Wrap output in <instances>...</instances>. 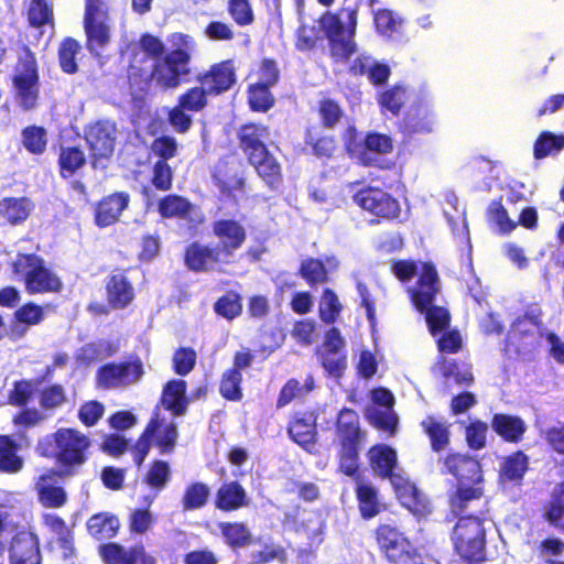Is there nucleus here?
<instances>
[{"label": "nucleus", "mask_w": 564, "mask_h": 564, "mask_svg": "<svg viewBox=\"0 0 564 564\" xmlns=\"http://www.w3.org/2000/svg\"><path fill=\"white\" fill-rule=\"evenodd\" d=\"M352 199L360 208L381 220L391 221L401 215L399 200L379 187H362L354 194Z\"/></svg>", "instance_id": "nucleus-13"}, {"label": "nucleus", "mask_w": 564, "mask_h": 564, "mask_svg": "<svg viewBox=\"0 0 564 564\" xmlns=\"http://www.w3.org/2000/svg\"><path fill=\"white\" fill-rule=\"evenodd\" d=\"M218 529L225 543L232 550L242 549L252 543L251 531L245 522H219Z\"/></svg>", "instance_id": "nucleus-42"}, {"label": "nucleus", "mask_w": 564, "mask_h": 564, "mask_svg": "<svg viewBox=\"0 0 564 564\" xmlns=\"http://www.w3.org/2000/svg\"><path fill=\"white\" fill-rule=\"evenodd\" d=\"M242 373L237 369H227L219 381V393L226 401L238 402L242 399Z\"/></svg>", "instance_id": "nucleus-56"}, {"label": "nucleus", "mask_w": 564, "mask_h": 564, "mask_svg": "<svg viewBox=\"0 0 564 564\" xmlns=\"http://www.w3.org/2000/svg\"><path fill=\"white\" fill-rule=\"evenodd\" d=\"M264 130V128L254 123L243 124L239 129L238 140L240 149L256 167L258 174L269 186L273 187L279 182L281 167L278 161L269 153L262 140Z\"/></svg>", "instance_id": "nucleus-5"}, {"label": "nucleus", "mask_w": 564, "mask_h": 564, "mask_svg": "<svg viewBox=\"0 0 564 564\" xmlns=\"http://www.w3.org/2000/svg\"><path fill=\"white\" fill-rule=\"evenodd\" d=\"M373 23L376 31L380 35L392 39L400 33L403 19L397 15L392 10L379 9L375 12Z\"/></svg>", "instance_id": "nucleus-57"}, {"label": "nucleus", "mask_w": 564, "mask_h": 564, "mask_svg": "<svg viewBox=\"0 0 564 564\" xmlns=\"http://www.w3.org/2000/svg\"><path fill=\"white\" fill-rule=\"evenodd\" d=\"M127 83L132 100L143 101L150 94L152 84H154L152 68L148 70L144 67L130 64L127 69Z\"/></svg>", "instance_id": "nucleus-35"}, {"label": "nucleus", "mask_w": 564, "mask_h": 564, "mask_svg": "<svg viewBox=\"0 0 564 564\" xmlns=\"http://www.w3.org/2000/svg\"><path fill=\"white\" fill-rule=\"evenodd\" d=\"M440 278L432 262H423L414 286L409 289L411 302L417 312L433 304L440 292Z\"/></svg>", "instance_id": "nucleus-21"}, {"label": "nucleus", "mask_w": 564, "mask_h": 564, "mask_svg": "<svg viewBox=\"0 0 564 564\" xmlns=\"http://www.w3.org/2000/svg\"><path fill=\"white\" fill-rule=\"evenodd\" d=\"M145 375L143 361L137 355L120 362H107L96 372L97 384L106 390L123 389L139 383Z\"/></svg>", "instance_id": "nucleus-10"}, {"label": "nucleus", "mask_w": 564, "mask_h": 564, "mask_svg": "<svg viewBox=\"0 0 564 564\" xmlns=\"http://www.w3.org/2000/svg\"><path fill=\"white\" fill-rule=\"evenodd\" d=\"M436 365L445 383L453 381L459 387H470L475 382L473 367L469 362L442 357Z\"/></svg>", "instance_id": "nucleus-32"}, {"label": "nucleus", "mask_w": 564, "mask_h": 564, "mask_svg": "<svg viewBox=\"0 0 564 564\" xmlns=\"http://www.w3.org/2000/svg\"><path fill=\"white\" fill-rule=\"evenodd\" d=\"M290 438L301 447L308 449L316 442V424L311 416H295L288 425Z\"/></svg>", "instance_id": "nucleus-41"}, {"label": "nucleus", "mask_w": 564, "mask_h": 564, "mask_svg": "<svg viewBox=\"0 0 564 564\" xmlns=\"http://www.w3.org/2000/svg\"><path fill=\"white\" fill-rule=\"evenodd\" d=\"M156 210L162 219H178L187 223V228L196 234L205 221L203 213L188 198L178 194H167L158 200Z\"/></svg>", "instance_id": "nucleus-14"}, {"label": "nucleus", "mask_w": 564, "mask_h": 564, "mask_svg": "<svg viewBox=\"0 0 564 564\" xmlns=\"http://www.w3.org/2000/svg\"><path fill=\"white\" fill-rule=\"evenodd\" d=\"M111 24L110 0H84L85 47L93 56H100L110 44Z\"/></svg>", "instance_id": "nucleus-6"}, {"label": "nucleus", "mask_w": 564, "mask_h": 564, "mask_svg": "<svg viewBox=\"0 0 564 564\" xmlns=\"http://www.w3.org/2000/svg\"><path fill=\"white\" fill-rule=\"evenodd\" d=\"M120 521L117 516L108 512L93 514L87 521L88 533L97 540H109L117 535Z\"/></svg>", "instance_id": "nucleus-43"}, {"label": "nucleus", "mask_w": 564, "mask_h": 564, "mask_svg": "<svg viewBox=\"0 0 564 564\" xmlns=\"http://www.w3.org/2000/svg\"><path fill=\"white\" fill-rule=\"evenodd\" d=\"M213 181L221 194L235 197L236 192H242L245 180L228 162H219L213 172Z\"/></svg>", "instance_id": "nucleus-36"}, {"label": "nucleus", "mask_w": 564, "mask_h": 564, "mask_svg": "<svg viewBox=\"0 0 564 564\" xmlns=\"http://www.w3.org/2000/svg\"><path fill=\"white\" fill-rule=\"evenodd\" d=\"M213 307L216 315L234 321L242 314V297L237 291L229 290L215 301Z\"/></svg>", "instance_id": "nucleus-51"}, {"label": "nucleus", "mask_w": 564, "mask_h": 564, "mask_svg": "<svg viewBox=\"0 0 564 564\" xmlns=\"http://www.w3.org/2000/svg\"><path fill=\"white\" fill-rule=\"evenodd\" d=\"M317 112L321 124L326 129L335 128L344 117V110L339 102L332 98H322L318 101Z\"/></svg>", "instance_id": "nucleus-63"}, {"label": "nucleus", "mask_w": 564, "mask_h": 564, "mask_svg": "<svg viewBox=\"0 0 564 564\" xmlns=\"http://www.w3.org/2000/svg\"><path fill=\"white\" fill-rule=\"evenodd\" d=\"M87 162L84 151L78 145L61 147L57 165L59 176L69 178Z\"/></svg>", "instance_id": "nucleus-44"}, {"label": "nucleus", "mask_w": 564, "mask_h": 564, "mask_svg": "<svg viewBox=\"0 0 564 564\" xmlns=\"http://www.w3.org/2000/svg\"><path fill=\"white\" fill-rule=\"evenodd\" d=\"M91 440L74 427H59L40 438L35 452L40 457L53 460L54 469L63 476H79L91 455Z\"/></svg>", "instance_id": "nucleus-1"}, {"label": "nucleus", "mask_w": 564, "mask_h": 564, "mask_svg": "<svg viewBox=\"0 0 564 564\" xmlns=\"http://www.w3.org/2000/svg\"><path fill=\"white\" fill-rule=\"evenodd\" d=\"M445 470L455 477L457 486H481L484 475L478 459L459 453H451L443 459Z\"/></svg>", "instance_id": "nucleus-20"}, {"label": "nucleus", "mask_w": 564, "mask_h": 564, "mask_svg": "<svg viewBox=\"0 0 564 564\" xmlns=\"http://www.w3.org/2000/svg\"><path fill=\"white\" fill-rule=\"evenodd\" d=\"M128 192L117 191L101 197L94 207V223L98 228L116 225L130 205Z\"/></svg>", "instance_id": "nucleus-23"}, {"label": "nucleus", "mask_w": 564, "mask_h": 564, "mask_svg": "<svg viewBox=\"0 0 564 564\" xmlns=\"http://www.w3.org/2000/svg\"><path fill=\"white\" fill-rule=\"evenodd\" d=\"M490 423L492 431L510 444L520 443L527 432L524 420L518 415L496 413L492 415Z\"/></svg>", "instance_id": "nucleus-30"}, {"label": "nucleus", "mask_w": 564, "mask_h": 564, "mask_svg": "<svg viewBox=\"0 0 564 564\" xmlns=\"http://www.w3.org/2000/svg\"><path fill=\"white\" fill-rule=\"evenodd\" d=\"M171 480V468L167 462L154 459L151 462L143 481L152 489L161 491Z\"/></svg>", "instance_id": "nucleus-62"}, {"label": "nucleus", "mask_w": 564, "mask_h": 564, "mask_svg": "<svg viewBox=\"0 0 564 564\" xmlns=\"http://www.w3.org/2000/svg\"><path fill=\"white\" fill-rule=\"evenodd\" d=\"M26 19L29 25L35 29H40L44 25L54 26L53 4L47 0H31Z\"/></svg>", "instance_id": "nucleus-54"}, {"label": "nucleus", "mask_w": 564, "mask_h": 564, "mask_svg": "<svg viewBox=\"0 0 564 564\" xmlns=\"http://www.w3.org/2000/svg\"><path fill=\"white\" fill-rule=\"evenodd\" d=\"M368 462L371 469L381 479H389L393 485V480L400 477L394 473L398 466L397 452L387 444H376L368 451Z\"/></svg>", "instance_id": "nucleus-29"}, {"label": "nucleus", "mask_w": 564, "mask_h": 564, "mask_svg": "<svg viewBox=\"0 0 564 564\" xmlns=\"http://www.w3.org/2000/svg\"><path fill=\"white\" fill-rule=\"evenodd\" d=\"M487 509H479L473 516L458 517L451 532L454 552L466 564H479L486 560Z\"/></svg>", "instance_id": "nucleus-3"}, {"label": "nucleus", "mask_w": 564, "mask_h": 564, "mask_svg": "<svg viewBox=\"0 0 564 564\" xmlns=\"http://www.w3.org/2000/svg\"><path fill=\"white\" fill-rule=\"evenodd\" d=\"M436 113L432 105L419 98L413 101L398 121V130L406 138L432 133L436 126Z\"/></svg>", "instance_id": "nucleus-15"}, {"label": "nucleus", "mask_w": 564, "mask_h": 564, "mask_svg": "<svg viewBox=\"0 0 564 564\" xmlns=\"http://www.w3.org/2000/svg\"><path fill=\"white\" fill-rule=\"evenodd\" d=\"M213 234L219 239L217 246L225 259L230 258L247 239L246 228L235 219H218L212 225Z\"/></svg>", "instance_id": "nucleus-25"}, {"label": "nucleus", "mask_w": 564, "mask_h": 564, "mask_svg": "<svg viewBox=\"0 0 564 564\" xmlns=\"http://www.w3.org/2000/svg\"><path fill=\"white\" fill-rule=\"evenodd\" d=\"M272 86L263 83H254L249 85L247 90L248 105L252 111L267 112L274 105V97L270 91Z\"/></svg>", "instance_id": "nucleus-52"}, {"label": "nucleus", "mask_w": 564, "mask_h": 564, "mask_svg": "<svg viewBox=\"0 0 564 564\" xmlns=\"http://www.w3.org/2000/svg\"><path fill=\"white\" fill-rule=\"evenodd\" d=\"M345 340L337 327H330L324 341L316 349V355L325 371L334 377H340L346 369Z\"/></svg>", "instance_id": "nucleus-17"}, {"label": "nucleus", "mask_w": 564, "mask_h": 564, "mask_svg": "<svg viewBox=\"0 0 564 564\" xmlns=\"http://www.w3.org/2000/svg\"><path fill=\"white\" fill-rule=\"evenodd\" d=\"M10 564H41L39 539L30 532H18L9 549Z\"/></svg>", "instance_id": "nucleus-28"}, {"label": "nucleus", "mask_w": 564, "mask_h": 564, "mask_svg": "<svg viewBox=\"0 0 564 564\" xmlns=\"http://www.w3.org/2000/svg\"><path fill=\"white\" fill-rule=\"evenodd\" d=\"M9 265L13 279L22 282L30 295L59 293L63 290L62 279L36 253L19 252Z\"/></svg>", "instance_id": "nucleus-4"}, {"label": "nucleus", "mask_w": 564, "mask_h": 564, "mask_svg": "<svg viewBox=\"0 0 564 564\" xmlns=\"http://www.w3.org/2000/svg\"><path fill=\"white\" fill-rule=\"evenodd\" d=\"M343 311L337 294L329 288L324 289L319 301L318 315L325 324H334Z\"/></svg>", "instance_id": "nucleus-59"}, {"label": "nucleus", "mask_w": 564, "mask_h": 564, "mask_svg": "<svg viewBox=\"0 0 564 564\" xmlns=\"http://www.w3.org/2000/svg\"><path fill=\"white\" fill-rule=\"evenodd\" d=\"M422 313L425 316L429 330L433 336L449 327L451 314L447 308L430 304Z\"/></svg>", "instance_id": "nucleus-64"}, {"label": "nucleus", "mask_w": 564, "mask_h": 564, "mask_svg": "<svg viewBox=\"0 0 564 564\" xmlns=\"http://www.w3.org/2000/svg\"><path fill=\"white\" fill-rule=\"evenodd\" d=\"M338 443V469L346 476L359 478L360 448L366 438L358 413L350 408H343L335 422Z\"/></svg>", "instance_id": "nucleus-2"}, {"label": "nucleus", "mask_w": 564, "mask_h": 564, "mask_svg": "<svg viewBox=\"0 0 564 564\" xmlns=\"http://www.w3.org/2000/svg\"><path fill=\"white\" fill-rule=\"evenodd\" d=\"M348 26L345 25L335 13H325L319 22L321 28L328 40L329 54L335 62H347L357 51L354 41L357 26V11L348 9Z\"/></svg>", "instance_id": "nucleus-8"}, {"label": "nucleus", "mask_w": 564, "mask_h": 564, "mask_svg": "<svg viewBox=\"0 0 564 564\" xmlns=\"http://www.w3.org/2000/svg\"><path fill=\"white\" fill-rule=\"evenodd\" d=\"M117 123L111 119H98L84 128V140L89 151L93 167L104 160H109L115 151Z\"/></svg>", "instance_id": "nucleus-11"}, {"label": "nucleus", "mask_w": 564, "mask_h": 564, "mask_svg": "<svg viewBox=\"0 0 564 564\" xmlns=\"http://www.w3.org/2000/svg\"><path fill=\"white\" fill-rule=\"evenodd\" d=\"M32 203L28 197H3L0 199V217L17 226L30 216Z\"/></svg>", "instance_id": "nucleus-40"}, {"label": "nucleus", "mask_w": 564, "mask_h": 564, "mask_svg": "<svg viewBox=\"0 0 564 564\" xmlns=\"http://www.w3.org/2000/svg\"><path fill=\"white\" fill-rule=\"evenodd\" d=\"M373 538L379 551L390 564H410L413 558L411 542L394 523H379Z\"/></svg>", "instance_id": "nucleus-12"}, {"label": "nucleus", "mask_w": 564, "mask_h": 564, "mask_svg": "<svg viewBox=\"0 0 564 564\" xmlns=\"http://www.w3.org/2000/svg\"><path fill=\"white\" fill-rule=\"evenodd\" d=\"M130 268H116L105 280L106 300L112 310H126L135 300V289L128 276Z\"/></svg>", "instance_id": "nucleus-18"}, {"label": "nucleus", "mask_w": 564, "mask_h": 564, "mask_svg": "<svg viewBox=\"0 0 564 564\" xmlns=\"http://www.w3.org/2000/svg\"><path fill=\"white\" fill-rule=\"evenodd\" d=\"M336 150L337 140L334 135L317 134L312 128L306 129L303 151H307L318 160L328 161L334 158Z\"/></svg>", "instance_id": "nucleus-37"}, {"label": "nucleus", "mask_w": 564, "mask_h": 564, "mask_svg": "<svg viewBox=\"0 0 564 564\" xmlns=\"http://www.w3.org/2000/svg\"><path fill=\"white\" fill-rule=\"evenodd\" d=\"M187 384L182 379H173L165 383L161 394V404L170 411L174 416H181L186 413L187 410V398H186Z\"/></svg>", "instance_id": "nucleus-33"}, {"label": "nucleus", "mask_w": 564, "mask_h": 564, "mask_svg": "<svg viewBox=\"0 0 564 564\" xmlns=\"http://www.w3.org/2000/svg\"><path fill=\"white\" fill-rule=\"evenodd\" d=\"M70 478V476H63L54 468H48L40 475L35 481L40 503L45 508H62L67 502V494L59 482Z\"/></svg>", "instance_id": "nucleus-22"}, {"label": "nucleus", "mask_w": 564, "mask_h": 564, "mask_svg": "<svg viewBox=\"0 0 564 564\" xmlns=\"http://www.w3.org/2000/svg\"><path fill=\"white\" fill-rule=\"evenodd\" d=\"M408 100V90L403 85L395 84L378 96V104L382 110L391 112L393 116H399L401 109Z\"/></svg>", "instance_id": "nucleus-53"}, {"label": "nucleus", "mask_w": 564, "mask_h": 564, "mask_svg": "<svg viewBox=\"0 0 564 564\" xmlns=\"http://www.w3.org/2000/svg\"><path fill=\"white\" fill-rule=\"evenodd\" d=\"M210 488L203 481L189 482L182 495L181 507L183 511H193L204 508L209 500Z\"/></svg>", "instance_id": "nucleus-48"}, {"label": "nucleus", "mask_w": 564, "mask_h": 564, "mask_svg": "<svg viewBox=\"0 0 564 564\" xmlns=\"http://www.w3.org/2000/svg\"><path fill=\"white\" fill-rule=\"evenodd\" d=\"M543 518L553 528L564 531V481L554 488Z\"/></svg>", "instance_id": "nucleus-49"}, {"label": "nucleus", "mask_w": 564, "mask_h": 564, "mask_svg": "<svg viewBox=\"0 0 564 564\" xmlns=\"http://www.w3.org/2000/svg\"><path fill=\"white\" fill-rule=\"evenodd\" d=\"M421 427L427 435L431 448L438 453L444 451L449 445V427L445 422L436 420L434 416L429 415L421 422Z\"/></svg>", "instance_id": "nucleus-47"}, {"label": "nucleus", "mask_w": 564, "mask_h": 564, "mask_svg": "<svg viewBox=\"0 0 564 564\" xmlns=\"http://www.w3.org/2000/svg\"><path fill=\"white\" fill-rule=\"evenodd\" d=\"M196 82L209 97L220 96L229 91L237 82L234 61L225 59L212 64L208 69L197 74Z\"/></svg>", "instance_id": "nucleus-16"}, {"label": "nucleus", "mask_w": 564, "mask_h": 564, "mask_svg": "<svg viewBox=\"0 0 564 564\" xmlns=\"http://www.w3.org/2000/svg\"><path fill=\"white\" fill-rule=\"evenodd\" d=\"M11 79L20 108L24 111L35 109L40 98L39 65L35 54L26 44L20 46Z\"/></svg>", "instance_id": "nucleus-7"}, {"label": "nucleus", "mask_w": 564, "mask_h": 564, "mask_svg": "<svg viewBox=\"0 0 564 564\" xmlns=\"http://www.w3.org/2000/svg\"><path fill=\"white\" fill-rule=\"evenodd\" d=\"M99 555L105 564H156L141 543L128 549L115 542L105 543L99 547Z\"/></svg>", "instance_id": "nucleus-24"}, {"label": "nucleus", "mask_w": 564, "mask_h": 564, "mask_svg": "<svg viewBox=\"0 0 564 564\" xmlns=\"http://www.w3.org/2000/svg\"><path fill=\"white\" fill-rule=\"evenodd\" d=\"M192 55L183 47L165 53L152 64L154 85L162 91L173 90L189 80L192 75Z\"/></svg>", "instance_id": "nucleus-9"}, {"label": "nucleus", "mask_w": 564, "mask_h": 564, "mask_svg": "<svg viewBox=\"0 0 564 564\" xmlns=\"http://www.w3.org/2000/svg\"><path fill=\"white\" fill-rule=\"evenodd\" d=\"M360 480V477H354ZM358 510L364 520H371L382 511L378 489L371 484L357 482L355 488Z\"/></svg>", "instance_id": "nucleus-34"}, {"label": "nucleus", "mask_w": 564, "mask_h": 564, "mask_svg": "<svg viewBox=\"0 0 564 564\" xmlns=\"http://www.w3.org/2000/svg\"><path fill=\"white\" fill-rule=\"evenodd\" d=\"M159 427L160 415L158 412H155L147 423L144 430L142 431L135 443L131 447H129L132 454L133 462L138 467H140L144 463L151 448L152 437L155 435Z\"/></svg>", "instance_id": "nucleus-46"}, {"label": "nucleus", "mask_w": 564, "mask_h": 564, "mask_svg": "<svg viewBox=\"0 0 564 564\" xmlns=\"http://www.w3.org/2000/svg\"><path fill=\"white\" fill-rule=\"evenodd\" d=\"M22 145L24 149L33 154L41 155L47 148V132L45 128L36 124H31L22 129Z\"/></svg>", "instance_id": "nucleus-55"}, {"label": "nucleus", "mask_w": 564, "mask_h": 564, "mask_svg": "<svg viewBox=\"0 0 564 564\" xmlns=\"http://www.w3.org/2000/svg\"><path fill=\"white\" fill-rule=\"evenodd\" d=\"M44 319L45 312L42 305L32 301L25 302L13 312L8 336L11 340H19L31 327L40 325Z\"/></svg>", "instance_id": "nucleus-27"}, {"label": "nucleus", "mask_w": 564, "mask_h": 564, "mask_svg": "<svg viewBox=\"0 0 564 564\" xmlns=\"http://www.w3.org/2000/svg\"><path fill=\"white\" fill-rule=\"evenodd\" d=\"M487 219L490 224L495 225L502 235L510 234L517 227V223L510 219L501 197L489 204Z\"/></svg>", "instance_id": "nucleus-60"}, {"label": "nucleus", "mask_w": 564, "mask_h": 564, "mask_svg": "<svg viewBox=\"0 0 564 564\" xmlns=\"http://www.w3.org/2000/svg\"><path fill=\"white\" fill-rule=\"evenodd\" d=\"M393 488L400 505L417 520L425 519L433 512L426 494L409 479L397 477Z\"/></svg>", "instance_id": "nucleus-19"}, {"label": "nucleus", "mask_w": 564, "mask_h": 564, "mask_svg": "<svg viewBox=\"0 0 564 564\" xmlns=\"http://www.w3.org/2000/svg\"><path fill=\"white\" fill-rule=\"evenodd\" d=\"M80 50V43L76 39L67 36L62 40L57 50V56L59 67L64 73L73 75L78 72L76 56Z\"/></svg>", "instance_id": "nucleus-50"}, {"label": "nucleus", "mask_w": 564, "mask_h": 564, "mask_svg": "<svg viewBox=\"0 0 564 564\" xmlns=\"http://www.w3.org/2000/svg\"><path fill=\"white\" fill-rule=\"evenodd\" d=\"M246 489L237 480L226 481L218 488L215 497V507L221 511H236L248 506Z\"/></svg>", "instance_id": "nucleus-31"}, {"label": "nucleus", "mask_w": 564, "mask_h": 564, "mask_svg": "<svg viewBox=\"0 0 564 564\" xmlns=\"http://www.w3.org/2000/svg\"><path fill=\"white\" fill-rule=\"evenodd\" d=\"M564 149V135H556L551 131H542L533 145V155L536 160L544 159Z\"/></svg>", "instance_id": "nucleus-58"}, {"label": "nucleus", "mask_w": 564, "mask_h": 564, "mask_svg": "<svg viewBox=\"0 0 564 564\" xmlns=\"http://www.w3.org/2000/svg\"><path fill=\"white\" fill-rule=\"evenodd\" d=\"M19 448L11 435H0V471L17 474L23 468V458L18 455Z\"/></svg>", "instance_id": "nucleus-45"}, {"label": "nucleus", "mask_w": 564, "mask_h": 564, "mask_svg": "<svg viewBox=\"0 0 564 564\" xmlns=\"http://www.w3.org/2000/svg\"><path fill=\"white\" fill-rule=\"evenodd\" d=\"M217 247L203 245L198 241H193L184 249L183 260L184 264L189 271L199 273L208 272L224 260Z\"/></svg>", "instance_id": "nucleus-26"}, {"label": "nucleus", "mask_w": 564, "mask_h": 564, "mask_svg": "<svg viewBox=\"0 0 564 564\" xmlns=\"http://www.w3.org/2000/svg\"><path fill=\"white\" fill-rule=\"evenodd\" d=\"M529 468V457L522 451H516L505 457L499 470V480L501 482H512L520 485Z\"/></svg>", "instance_id": "nucleus-38"}, {"label": "nucleus", "mask_w": 564, "mask_h": 564, "mask_svg": "<svg viewBox=\"0 0 564 564\" xmlns=\"http://www.w3.org/2000/svg\"><path fill=\"white\" fill-rule=\"evenodd\" d=\"M208 94L198 85L187 88L176 100V104L192 113L202 112L208 106Z\"/></svg>", "instance_id": "nucleus-61"}, {"label": "nucleus", "mask_w": 564, "mask_h": 564, "mask_svg": "<svg viewBox=\"0 0 564 564\" xmlns=\"http://www.w3.org/2000/svg\"><path fill=\"white\" fill-rule=\"evenodd\" d=\"M484 497L482 486H457L456 490L448 497L451 512L455 518L473 516L468 512V508L474 500Z\"/></svg>", "instance_id": "nucleus-39"}]
</instances>
